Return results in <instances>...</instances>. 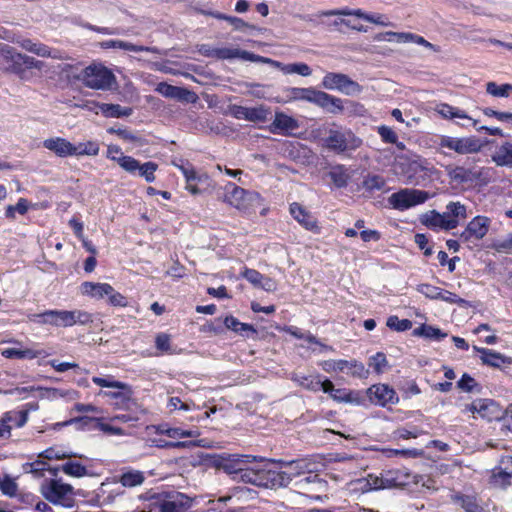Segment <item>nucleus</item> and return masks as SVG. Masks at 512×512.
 Segmentation results:
<instances>
[{"mask_svg":"<svg viewBox=\"0 0 512 512\" xmlns=\"http://www.w3.org/2000/svg\"><path fill=\"white\" fill-rule=\"evenodd\" d=\"M216 183L207 173L197 170L185 181V189L193 196L212 194Z\"/></svg>","mask_w":512,"mask_h":512,"instance_id":"16","label":"nucleus"},{"mask_svg":"<svg viewBox=\"0 0 512 512\" xmlns=\"http://www.w3.org/2000/svg\"><path fill=\"white\" fill-rule=\"evenodd\" d=\"M43 497L54 505H61L71 508L75 504L73 487L70 484L61 483L59 480L51 479L41 486Z\"/></svg>","mask_w":512,"mask_h":512,"instance_id":"5","label":"nucleus"},{"mask_svg":"<svg viewBox=\"0 0 512 512\" xmlns=\"http://www.w3.org/2000/svg\"><path fill=\"white\" fill-rule=\"evenodd\" d=\"M97 106L102 115L106 118L128 117L132 114L130 107H122L119 104L98 103Z\"/></svg>","mask_w":512,"mask_h":512,"instance_id":"35","label":"nucleus"},{"mask_svg":"<svg viewBox=\"0 0 512 512\" xmlns=\"http://www.w3.org/2000/svg\"><path fill=\"white\" fill-rule=\"evenodd\" d=\"M457 388L468 393L481 390L480 384L468 373H464L457 381Z\"/></svg>","mask_w":512,"mask_h":512,"instance_id":"50","label":"nucleus"},{"mask_svg":"<svg viewBox=\"0 0 512 512\" xmlns=\"http://www.w3.org/2000/svg\"><path fill=\"white\" fill-rule=\"evenodd\" d=\"M258 460L257 456L247 454H222L213 458L215 468L227 474H238L244 465L252 464Z\"/></svg>","mask_w":512,"mask_h":512,"instance_id":"10","label":"nucleus"},{"mask_svg":"<svg viewBox=\"0 0 512 512\" xmlns=\"http://www.w3.org/2000/svg\"><path fill=\"white\" fill-rule=\"evenodd\" d=\"M413 335L436 341H441L447 337V333L443 332L440 328L428 324H422L415 328Z\"/></svg>","mask_w":512,"mask_h":512,"instance_id":"38","label":"nucleus"},{"mask_svg":"<svg viewBox=\"0 0 512 512\" xmlns=\"http://www.w3.org/2000/svg\"><path fill=\"white\" fill-rule=\"evenodd\" d=\"M223 325L227 330L233 331L246 338H255L258 334L256 328L248 323L240 322L233 315H227L223 318Z\"/></svg>","mask_w":512,"mask_h":512,"instance_id":"27","label":"nucleus"},{"mask_svg":"<svg viewBox=\"0 0 512 512\" xmlns=\"http://www.w3.org/2000/svg\"><path fill=\"white\" fill-rule=\"evenodd\" d=\"M298 128L299 123L295 118L284 112H276L270 131L274 134L290 135L293 130Z\"/></svg>","mask_w":512,"mask_h":512,"instance_id":"22","label":"nucleus"},{"mask_svg":"<svg viewBox=\"0 0 512 512\" xmlns=\"http://www.w3.org/2000/svg\"><path fill=\"white\" fill-rule=\"evenodd\" d=\"M405 35H406V32L386 31V32H380V33L376 34L374 36V40L375 41L405 43Z\"/></svg>","mask_w":512,"mask_h":512,"instance_id":"58","label":"nucleus"},{"mask_svg":"<svg viewBox=\"0 0 512 512\" xmlns=\"http://www.w3.org/2000/svg\"><path fill=\"white\" fill-rule=\"evenodd\" d=\"M319 365L325 372H328V373L333 372V371L343 372L346 369L347 360H344V359L324 360Z\"/></svg>","mask_w":512,"mask_h":512,"instance_id":"63","label":"nucleus"},{"mask_svg":"<svg viewBox=\"0 0 512 512\" xmlns=\"http://www.w3.org/2000/svg\"><path fill=\"white\" fill-rule=\"evenodd\" d=\"M429 197L430 195L427 191L404 188L389 196L388 202L393 209L405 211L425 203Z\"/></svg>","mask_w":512,"mask_h":512,"instance_id":"8","label":"nucleus"},{"mask_svg":"<svg viewBox=\"0 0 512 512\" xmlns=\"http://www.w3.org/2000/svg\"><path fill=\"white\" fill-rule=\"evenodd\" d=\"M192 506V498L183 494L177 493L167 500L159 503V512H188Z\"/></svg>","mask_w":512,"mask_h":512,"instance_id":"21","label":"nucleus"},{"mask_svg":"<svg viewBox=\"0 0 512 512\" xmlns=\"http://www.w3.org/2000/svg\"><path fill=\"white\" fill-rule=\"evenodd\" d=\"M363 145V140L349 128L329 129L324 146L338 155H347Z\"/></svg>","mask_w":512,"mask_h":512,"instance_id":"2","label":"nucleus"},{"mask_svg":"<svg viewBox=\"0 0 512 512\" xmlns=\"http://www.w3.org/2000/svg\"><path fill=\"white\" fill-rule=\"evenodd\" d=\"M75 153L74 156H96L99 153V144L95 141H87L74 144Z\"/></svg>","mask_w":512,"mask_h":512,"instance_id":"47","label":"nucleus"},{"mask_svg":"<svg viewBox=\"0 0 512 512\" xmlns=\"http://www.w3.org/2000/svg\"><path fill=\"white\" fill-rule=\"evenodd\" d=\"M155 347L161 353H171V336L167 333H158L155 337Z\"/></svg>","mask_w":512,"mask_h":512,"instance_id":"59","label":"nucleus"},{"mask_svg":"<svg viewBox=\"0 0 512 512\" xmlns=\"http://www.w3.org/2000/svg\"><path fill=\"white\" fill-rule=\"evenodd\" d=\"M447 175L451 182L463 187L471 188L473 184L474 168L464 166H448Z\"/></svg>","mask_w":512,"mask_h":512,"instance_id":"25","label":"nucleus"},{"mask_svg":"<svg viewBox=\"0 0 512 512\" xmlns=\"http://www.w3.org/2000/svg\"><path fill=\"white\" fill-rule=\"evenodd\" d=\"M30 321L41 325H50L52 327H71L70 310L50 309L44 312L28 316Z\"/></svg>","mask_w":512,"mask_h":512,"instance_id":"14","label":"nucleus"},{"mask_svg":"<svg viewBox=\"0 0 512 512\" xmlns=\"http://www.w3.org/2000/svg\"><path fill=\"white\" fill-rule=\"evenodd\" d=\"M112 285L109 283L85 281L80 285L81 294L90 298L101 300L111 293Z\"/></svg>","mask_w":512,"mask_h":512,"instance_id":"28","label":"nucleus"},{"mask_svg":"<svg viewBox=\"0 0 512 512\" xmlns=\"http://www.w3.org/2000/svg\"><path fill=\"white\" fill-rule=\"evenodd\" d=\"M70 322L71 327L76 324L87 325L93 322V315L84 310H70Z\"/></svg>","mask_w":512,"mask_h":512,"instance_id":"55","label":"nucleus"},{"mask_svg":"<svg viewBox=\"0 0 512 512\" xmlns=\"http://www.w3.org/2000/svg\"><path fill=\"white\" fill-rule=\"evenodd\" d=\"M492 160L498 166L512 168V142L506 141L498 146Z\"/></svg>","mask_w":512,"mask_h":512,"instance_id":"34","label":"nucleus"},{"mask_svg":"<svg viewBox=\"0 0 512 512\" xmlns=\"http://www.w3.org/2000/svg\"><path fill=\"white\" fill-rule=\"evenodd\" d=\"M300 467V462L292 461L289 463L287 470L279 471L274 474L272 481L282 487L288 486L294 477L299 476L300 473L297 469Z\"/></svg>","mask_w":512,"mask_h":512,"instance_id":"33","label":"nucleus"},{"mask_svg":"<svg viewBox=\"0 0 512 512\" xmlns=\"http://www.w3.org/2000/svg\"><path fill=\"white\" fill-rule=\"evenodd\" d=\"M120 167L132 176H139L145 179L147 183L155 181V172L158 169V164L153 161L141 163L134 157H123L120 158Z\"/></svg>","mask_w":512,"mask_h":512,"instance_id":"12","label":"nucleus"},{"mask_svg":"<svg viewBox=\"0 0 512 512\" xmlns=\"http://www.w3.org/2000/svg\"><path fill=\"white\" fill-rule=\"evenodd\" d=\"M386 184L387 182L385 178L381 175L376 174H368L367 176L364 177L362 182L363 188L369 193L384 190Z\"/></svg>","mask_w":512,"mask_h":512,"instance_id":"41","label":"nucleus"},{"mask_svg":"<svg viewBox=\"0 0 512 512\" xmlns=\"http://www.w3.org/2000/svg\"><path fill=\"white\" fill-rule=\"evenodd\" d=\"M426 432L416 426H412L411 428L406 427H400L394 431V438L395 439H402V440H408L411 438H417Z\"/></svg>","mask_w":512,"mask_h":512,"instance_id":"52","label":"nucleus"},{"mask_svg":"<svg viewBox=\"0 0 512 512\" xmlns=\"http://www.w3.org/2000/svg\"><path fill=\"white\" fill-rule=\"evenodd\" d=\"M494 169L491 167L474 168L471 188H482L493 181Z\"/></svg>","mask_w":512,"mask_h":512,"instance_id":"37","label":"nucleus"},{"mask_svg":"<svg viewBox=\"0 0 512 512\" xmlns=\"http://www.w3.org/2000/svg\"><path fill=\"white\" fill-rule=\"evenodd\" d=\"M291 95L294 100H304L310 102L323 110L339 114L344 111L343 100L324 91L317 90L313 87L291 89Z\"/></svg>","mask_w":512,"mask_h":512,"instance_id":"1","label":"nucleus"},{"mask_svg":"<svg viewBox=\"0 0 512 512\" xmlns=\"http://www.w3.org/2000/svg\"><path fill=\"white\" fill-rule=\"evenodd\" d=\"M268 110L264 106L248 107L247 121L251 122H264L267 120Z\"/></svg>","mask_w":512,"mask_h":512,"instance_id":"61","label":"nucleus"},{"mask_svg":"<svg viewBox=\"0 0 512 512\" xmlns=\"http://www.w3.org/2000/svg\"><path fill=\"white\" fill-rule=\"evenodd\" d=\"M6 413L11 415L12 419L9 421V424L12 426V429L23 427L29 418V409L10 410Z\"/></svg>","mask_w":512,"mask_h":512,"instance_id":"51","label":"nucleus"},{"mask_svg":"<svg viewBox=\"0 0 512 512\" xmlns=\"http://www.w3.org/2000/svg\"><path fill=\"white\" fill-rule=\"evenodd\" d=\"M61 471L71 477L81 478L88 475L85 465L77 461H68L61 466Z\"/></svg>","mask_w":512,"mask_h":512,"instance_id":"43","label":"nucleus"},{"mask_svg":"<svg viewBox=\"0 0 512 512\" xmlns=\"http://www.w3.org/2000/svg\"><path fill=\"white\" fill-rule=\"evenodd\" d=\"M241 276L255 287H258L259 284H262V279H264V275L262 273L256 269L248 267H244L243 271L241 272Z\"/></svg>","mask_w":512,"mask_h":512,"instance_id":"64","label":"nucleus"},{"mask_svg":"<svg viewBox=\"0 0 512 512\" xmlns=\"http://www.w3.org/2000/svg\"><path fill=\"white\" fill-rule=\"evenodd\" d=\"M222 201L239 211H247L252 203L260 199V194L244 189L234 182H227L223 187Z\"/></svg>","mask_w":512,"mask_h":512,"instance_id":"4","label":"nucleus"},{"mask_svg":"<svg viewBox=\"0 0 512 512\" xmlns=\"http://www.w3.org/2000/svg\"><path fill=\"white\" fill-rule=\"evenodd\" d=\"M367 396L370 402L380 407L390 404H397L399 397L396 391L388 384L378 383L367 389Z\"/></svg>","mask_w":512,"mask_h":512,"instance_id":"15","label":"nucleus"},{"mask_svg":"<svg viewBox=\"0 0 512 512\" xmlns=\"http://www.w3.org/2000/svg\"><path fill=\"white\" fill-rule=\"evenodd\" d=\"M486 92L494 97H509L512 93V84L498 85L496 82L490 81L486 84Z\"/></svg>","mask_w":512,"mask_h":512,"instance_id":"46","label":"nucleus"},{"mask_svg":"<svg viewBox=\"0 0 512 512\" xmlns=\"http://www.w3.org/2000/svg\"><path fill=\"white\" fill-rule=\"evenodd\" d=\"M348 374L353 378L366 379L369 376V370L365 365L356 359L347 360L346 369Z\"/></svg>","mask_w":512,"mask_h":512,"instance_id":"45","label":"nucleus"},{"mask_svg":"<svg viewBox=\"0 0 512 512\" xmlns=\"http://www.w3.org/2000/svg\"><path fill=\"white\" fill-rule=\"evenodd\" d=\"M438 144L441 148H447L460 155L477 153L482 148V143L476 136L451 137L442 135Z\"/></svg>","mask_w":512,"mask_h":512,"instance_id":"9","label":"nucleus"},{"mask_svg":"<svg viewBox=\"0 0 512 512\" xmlns=\"http://www.w3.org/2000/svg\"><path fill=\"white\" fill-rule=\"evenodd\" d=\"M435 110L444 119H454V118L465 119V120H468L470 122V126H472L474 128L478 124V120H475V119L471 118L470 116H468L464 110H462L458 107H454L448 103L438 104Z\"/></svg>","mask_w":512,"mask_h":512,"instance_id":"30","label":"nucleus"},{"mask_svg":"<svg viewBox=\"0 0 512 512\" xmlns=\"http://www.w3.org/2000/svg\"><path fill=\"white\" fill-rule=\"evenodd\" d=\"M249 465L250 464L244 465L242 467L244 469L238 473L241 475V479L246 483H251V484L257 485V486L262 485L263 484V473L265 472V470L250 467Z\"/></svg>","mask_w":512,"mask_h":512,"instance_id":"40","label":"nucleus"},{"mask_svg":"<svg viewBox=\"0 0 512 512\" xmlns=\"http://www.w3.org/2000/svg\"><path fill=\"white\" fill-rule=\"evenodd\" d=\"M118 389H119V391H105V392H103V394L105 396L109 397L110 399L114 400L113 405L116 408H118V409L126 408V407H128V405L131 401L132 391L128 385H127V388H118Z\"/></svg>","mask_w":512,"mask_h":512,"instance_id":"36","label":"nucleus"},{"mask_svg":"<svg viewBox=\"0 0 512 512\" xmlns=\"http://www.w3.org/2000/svg\"><path fill=\"white\" fill-rule=\"evenodd\" d=\"M0 55L8 65L7 70L15 74H22L26 69H40L43 65L41 61L18 53L14 47L7 44L0 48Z\"/></svg>","mask_w":512,"mask_h":512,"instance_id":"7","label":"nucleus"},{"mask_svg":"<svg viewBox=\"0 0 512 512\" xmlns=\"http://www.w3.org/2000/svg\"><path fill=\"white\" fill-rule=\"evenodd\" d=\"M1 355L7 359H35L38 357H47L50 354L44 349H18V348H5L2 350Z\"/></svg>","mask_w":512,"mask_h":512,"instance_id":"29","label":"nucleus"},{"mask_svg":"<svg viewBox=\"0 0 512 512\" xmlns=\"http://www.w3.org/2000/svg\"><path fill=\"white\" fill-rule=\"evenodd\" d=\"M321 85L327 90H338L346 95L360 93L362 86L343 73L328 72L322 78Z\"/></svg>","mask_w":512,"mask_h":512,"instance_id":"11","label":"nucleus"},{"mask_svg":"<svg viewBox=\"0 0 512 512\" xmlns=\"http://www.w3.org/2000/svg\"><path fill=\"white\" fill-rule=\"evenodd\" d=\"M451 500L465 512H487L476 495H467L457 492L451 495Z\"/></svg>","mask_w":512,"mask_h":512,"instance_id":"26","label":"nucleus"},{"mask_svg":"<svg viewBox=\"0 0 512 512\" xmlns=\"http://www.w3.org/2000/svg\"><path fill=\"white\" fill-rule=\"evenodd\" d=\"M290 214L306 230L318 232L317 220L301 204L294 202L290 204Z\"/></svg>","mask_w":512,"mask_h":512,"instance_id":"23","label":"nucleus"},{"mask_svg":"<svg viewBox=\"0 0 512 512\" xmlns=\"http://www.w3.org/2000/svg\"><path fill=\"white\" fill-rule=\"evenodd\" d=\"M325 15H342V16H356L357 18L363 19L369 23L375 24L377 26L389 27L394 26L391 22L390 18L382 13H367L362 9H350V8H342L337 10H331Z\"/></svg>","mask_w":512,"mask_h":512,"instance_id":"17","label":"nucleus"},{"mask_svg":"<svg viewBox=\"0 0 512 512\" xmlns=\"http://www.w3.org/2000/svg\"><path fill=\"white\" fill-rule=\"evenodd\" d=\"M512 480V456L505 455L499 460L498 465L491 469L489 484L494 488L506 489Z\"/></svg>","mask_w":512,"mask_h":512,"instance_id":"13","label":"nucleus"},{"mask_svg":"<svg viewBox=\"0 0 512 512\" xmlns=\"http://www.w3.org/2000/svg\"><path fill=\"white\" fill-rule=\"evenodd\" d=\"M446 209L453 219H457L458 223L467 217L466 206L460 202H450Z\"/></svg>","mask_w":512,"mask_h":512,"instance_id":"60","label":"nucleus"},{"mask_svg":"<svg viewBox=\"0 0 512 512\" xmlns=\"http://www.w3.org/2000/svg\"><path fill=\"white\" fill-rule=\"evenodd\" d=\"M369 366L372 367L377 374H382L388 366L386 355L383 352H377L375 355H372L369 358Z\"/></svg>","mask_w":512,"mask_h":512,"instance_id":"57","label":"nucleus"},{"mask_svg":"<svg viewBox=\"0 0 512 512\" xmlns=\"http://www.w3.org/2000/svg\"><path fill=\"white\" fill-rule=\"evenodd\" d=\"M298 384L306 390L318 392L321 389L320 375H303L295 378Z\"/></svg>","mask_w":512,"mask_h":512,"instance_id":"48","label":"nucleus"},{"mask_svg":"<svg viewBox=\"0 0 512 512\" xmlns=\"http://www.w3.org/2000/svg\"><path fill=\"white\" fill-rule=\"evenodd\" d=\"M490 219L486 216L478 215L474 217L459 235L460 241L470 242L482 239L489 230Z\"/></svg>","mask_w":512,"mask_h":512,"instance_id":"18","label":"nucleus"},{"mask_svg":"<svg viewBox=\"0 0 512 512\" xmlns=\"http://www.w3.org/2000/svg\"><path fill=\"white\" fill-rule=\"evenodd\" d=\"M97 420L99 418L89 416H79L71 418L63 423L64 426L75 424L80 429H92L97 428Z\"/></svg>","mask_w":512,"mask_h":512,"instance_id":"49","label":"nucleus"},{"mask_svg":"<svg viewBox=\"0 0 512 512\" xmlns=\"http://www.w3.org/2000/svg\"><path fill=\"white\" fill-rule=\"evenodd\" d=\"M0 490L4 495L13 497L17 494L18 485L13 478L6 475L2 480L0 479Z\"/></svg>","mask_w":512,"mask_h":512,"instance_id":"62","label":"nucleus"},{"mask_svg":"<svg viewBox=\"0 0 512 512\" xmlns=\"http://www.w3.org/2000/svg\"><path fill=\"white\" fill-rule=\"evenodd\" d=\"M421 222L423 225H425L426 227L433 229V230H438V229L452 230V229H454V223H452L451 221H443V216L441 215V213H439L435 210H432V211L424 214L421 219Z\"/></svg>","mask_w":512,"mask_h":512,"instance_id":"32","label":"nucleus"},{"mask_svg":"<svg viewBox=\"0 0 512 512\" xmlns=\"http://www.w3.org/2000/svg\"><path fill=\"white\" fill-rule=\"evenodd\" d=\"M328 176L336 188H345L348 185L350 176L343 164H337L329 171Z\"/></svg>","mask_w":512,"mask_h":512,"instance_id":"39","label":"nucleus"},{"mask_svg":"<svg viewBox=\"0 0 512 512\" xmlns=\"http://www.w3.org/2000/svg\"><path fill=\"white\" fill-rule=\"evenodd\" d=\"M145 477L141 471H128L124 472L119 477V483L124 487H136L141 485Z\"/></svg>","mask_w":512,"mask_h":512,"instance_id":"44","label":"nucleus"},{"mask_svg":"<svg viewBox=\"0 0 512 512\" xmlns=\"http://www.w3.org/2000/svg\"><path fill=\"white\" fill-rule=\"evenodd\" d=\"M474 351L480 353V359L483 365L504 370L512 364V358L492 349L473 346Z\"/></svg>","mask_w":512,"mask_h":512,"instance_id":"20","label":"nucleus"},{"mask_svg":"<svg viewBox=\"0 0 512 512\" xmlns=\"http://www.w3.org/2000/svg\"><path fill=\"white\" fill-rule=\"evenodd\" d=\"M212 56L218 59H235L239 58L245 61L258 62V63H270L271 59L254 54L252 52L241 50L238 48H216L211 53Z\"/></svg>","mask_w":512,"mask_h":512,"instance_id":"19","label":"nucleus"},{"mask_svg":"<svg viewBox=\"0 0 512 512\" xmlns=\"http://www.w3.org/2000/svg\"><path fill=\"white\" fill-rule=\"evenodd\" d=\"M79 80L85 87L93 90H110L116 84V77L112 70L100 62H93L85 67Z\"/></svg>","mask_w":512,"mask_h":512,"instance_id":"3","label":"nucleus"},{"mask_svg":"<svg viewBox=\"0 0 512 512\" xmlns=\"http://www.w3.org/2000/svg\"><path fill=\"white\" fill-rule=\"evenodd\" d=\"M43 147L55 153L58 157L74 156V144L62 137H52L43 141Z\"/></svg>","mask_w":512,"mask_h":512,"instance_id":"24","label":"nucleus"},{"mask_svg":"<svg viewBox=\"0 0 512 512\" xmlns=\"http://www.w3.org/2000/svg\"><path fill=\"white\" fill-rule=\"evenodd\" d=\"M398 172L405 178V183L419 185L426 178H431L437 172V169L425 161L406 159L398 164Z\"/></svg>","mask_w":512,"mask_h":512,"instance_id":"6","label":"nucleus"},{"mask_svg":"<svg viewBox=\"0 0 512 512\" xmlns=\"http://www.w3.org/2000/svg\"><path fill=\"white\" fill-rule=\"evenodd\" d=\"M156 91L167 98H173L178 100H189V96H195V94L186 88L173 86L166 82H160L157 85Z\"/></svg>","mask_w":512,"mask_h":512,"instance_id":"31","label":"nucleus"},{"mask_svg":"<svg viewBox=\"0 0 512 512\" xmlns=\"http://www.w3.org/2000/svg\"><path fill=\"white\" fill-rule=\"evenodd\" d=\"M386 325L391 330L404 332L412 327V321L409 319H399L398 316L392 315L387 318Z\"/></svg>","mask_w":512,"mask_h":512,"instance_id":"53","label":"nucleus"},{"mask_svg":"<svg viewBox=\"0 0 512 512\" xmlns=\"http://www.w3.org/2000/svg\"><path fill=\"white\" fill-rule=\"evenodd\" d=\"M331 398L340 403H353L356 402V393L345 388L334 389Z\"/></svg>","mask_w":512,"mask_h":512,"instance_id":"56","label":"nucleus"},{"mask_svg":"<svg viewBox=\"0 0 512 512\" xmlns=\"http://www.w3.org/2000/svg\"><path fill=\"white\" fill-rule=\"evenodd\" d=\"M377 133L381 137V140L386 144H394L399 150L405 149V144L403 142L398 141V136L396 132L386 125H381L377 127Z\"/></svg>","mask_w":512,"mask_h":512,"instance_id":"42","label":"nucleus"},{"mask_svg":"<svg viewBox=\"0 0 512 512\" xmlns=\"http://www.w3.org/2000/svg\"><path fill=\"white\" fill-rule=\"evenodd\" d=\"M29 209L28 200L25 198H19L16 205H8L5 210V217L8 219H15L16 212L20 215H24L27 213Z\"/></svg>","mask_w":512,"mask_h":512,"instance_id":"54","label":"nucleus"}]
</instances>
